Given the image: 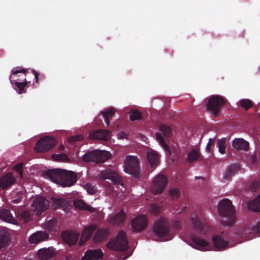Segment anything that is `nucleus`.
Here are the masks:
<instances>
[{"instance_id":"nucleus-1","label":"nucleus","mask_w":260,"mask_h":260,"mask_svg":"<svg viewBox=\"0 0 260 260\" xmlns=\"http://www.w3.org/2000/svg\"><path fill=\"white\" fill-rule=\"evenodd\" d=\"M44 174L46 177L62 187L71 186L77 181V174L74 171L55 169L47 170Z\"/></svg>"},{"instance_id":"nucleus-2","label":"nucleus","mask_w":260,"mask_h":260,"mask_svg":"<svg viewBox=\"0 0 260 260\" xmlns=\"http://www.w3.org/2000/svg\"><path fill=\"white\" fill-rule=\"evenodd\" d=\"M218 210L223 218L221 222L224 225L232 226L236 221L235 209L232 203L228 199L221 200L218 203Z\"/></svg>"},{"instance_id":"nucleus-3","label":"nucleus","mask_w":260,"mask_h":260,"mask_svg":"<svg viewBox=\"0 0 260 260\" xmlns=\"http://www.w3.org/2000/svg\"><path fill=\"white\" fill-rule=\"evenodd\" d=\"M228 103L225 97L214 94L205 99L204 105L207 111L211 114H220L225 106L228 105Z\"/></svg>"},{"instance_id":"nucleus-4","label":"nucleus","mask_w":260,"mask_h":260,"mask_svg":"<svg viewBox=\"0 0 260 260\" xmlns=\"http://www.w3.org/2000/svg\"><path fill=\"white\" fill-rule=\"evenodd\" d=\"M106 247L112 250L126 251L128 248L126 233L123 230L120 231L115 238L111 239L106 244Z\"/></svg>"},{"instance_id":"nucleus-5","label":"nucleus","mask_w":260,"mask_h":260,"mask_svg":"<svg viewBox=\"0 0 260 260\" xmlns=\"http://www.w3.org/2000/svg\"><path fill=\"white\" fill-rule=\"evenodd\" d=\"M153 231L156 235L164 238L165 240H169L173 238L170 233L169 221L165 218L161 217L155 221Z\"/></svg>"},{"instance_id":"nucleus-6","label":"nucleus","mask_w":260,"mask_h":260,"mask_svg":"<svg viewBox=\"0 0 260 260\" xmlns=\"http://www.w3.org/2000/svg\"><path fill=\"white\" fill-rule=\"evenodd\" d=\"M110 157V154L107 151L93 150L85 153L82 156V159L85 161L100 164L108 160Z\"/></svg>"},{"instance_id":"nucleus-7","label":"nucleus","mask_w":260,"mask_h":260,"mask_svg":"<svg viewBox=\"0 0 260 260\" xmlns=\"http://www.w3.org/2000/svg\"><path fill=\"white\" fill-rule=\"evenodd\" d=\"M21 73L25 74L26 73V70L25 68L17 67L12 70V75H11L9 78L11 83L15 85L14 89L19 93H24L25 92V87L28 83L30 82L29 81H26V79H24L25 81L23 82H18L17 81V79H14L15 78V76L18 73Z\"/></svg>"},{"instance_id":"nucleus-8","label":"nucleus","mask_w":260,"mask_h":260,"mask_svg":"<svg viewBox=\"0 0 260 260\" xmlns=\"http://www.w3.org/2000/svg\"><path fill=\"white\" fill-rule=\"evenodd\" d=\"M124 171L135 177L139 174V161L137 157L127 156L124 161Z\"/></svg>"},{"instance_id":"nucleus-9","label":"nucleus","mask_w":260,"mask_h":260,"mask_svg":"<svg viewBox=\"0 0 260 260\" xmlns=\"http://www.w3.org/2000/svg\"><path fill=\"white\" fill-rule=\"evenodd\" d=\"M56 142L57 141L54 138L45 136L37 142L35 146L36 151L38 152L49 151L54 147Z\"/></svg>"},{"instance_id":"nucleus-10","label":"nucleus","mask_w":260,"mask_h":260,"mask_svg":"<svg viewBox=\"0 0 260 260\" xmlns=\"http://www.w3.org/2000/svg\"><path fill=\"white\" fill-rule=\"evenodd\" d=\"M168 182V180L166 175L162 174H158L152 182V192L154 194L162 193L165 190Z\"/></svg>"},{"instance_id":"nucleus-11","label":"nucleus","mask_w":260,"mask_h":260,"mask_svg":"<svg viewBox=\"0 0 260 260\" xmlns=\"http://www.w3.org/2000/svg\"><path fill=\"white\" fill-rule=\"evenodd\" d=\"M191 224L196 231L201 234H206L211 230V227L207 221L202 222L196 216L191 218Z\"/></svg>"},{"instance_id":"nucleus-12","label":"nucleus","mask_w":260,"mask_h":260,"mask_svg":"<svg viewBox=\"0 0 260 260\" xmlns=\"http://www.w3.org/2000/svg\"><path fill=\"white\" fill-rule=\"evenodd\" d=\"M131 226L134 232L143 231L147 225L148 220L144 215H138L131 220Z\"/></svg>"},{"instance_id":"nucleus-13","label":"nucleus","mask_w":260,"mask_h":260,"mask_svg":"<svg viewBox=\"0 0 260 260\" xmlns=\"http://www.w3.org/2000/svg\"><path fill=\"white\" fill-rule=\"evenodd\" d=\"M32 205L35 208L36 214L39 216L48 208L49 202L45 198L39 197L34 201Z\"/></svg>"},{"instance_id":"nucleus-14","label":"nucleus","mask_w":260,"mask_h":260,"mask_svg":"<svg viewBox=\"0 0 260 260\" xmlns=\"http://www.w3.org/2000/svg\"><path fill=\"white\" fill-rule=\"evenodd\" d=\"M256 233L260 234V221L251 229L248 227H245L240 229L237 233H235L238 237L243 239H250L253 237L252 233Z\"/></svg>"},{"instance_id":"nucleus-15","label":"nucleus","mask_w":260,"mask_h":260,"mask_svg":"<svg viewBox=\"0 0 260 260\" xmlns=\"http://www.w3.org/2000/svg\"><path fill=\"white\" fill-rule=\"evenodd\" d=\"M99 177L103 180L110 179L115 185H123L121 178L115 171L111 170H105L102 171L99 174Z\"/></svg>"},{"instance_id":"nucleus-16","label":"nucleus","mask_w":260,"mask_h":260,"mask_svg":"<svg viewBox=\"0 0 260 260\" xmlns=\"http://www.w3.org/2000/svg\"><path fill=\"white\" fill-rule=\"evenodd\" d=\"M104 253L100 249L87 250L81 260H99L103 258Z\"/></svg>"},{"instance_id":"nucleus-17","label":"nucleus","mask_w":260,"mask_h":260,"mask_svg":"<svg viewBox=\"0 0 260 260\" xmlns=\"http://www.w3.org/2000/svg\"><path fill=\"white\" fill-rule=\"evenodd\" d=\"M192 246L197 249L205 251L209 248V245L206 241L201 239L196 235H192L191 237Z\"/></svg>"},{"instance_id":"nucleus-18","label":"nucleus","mask_w":260,"mask_h":260,"mask_svg":"<svg viewBox=\"0 0 260 260\" xmlns=\"http://www.w3.org/2000/svg\"><path fill=\"white\" fill-rule=\"evenodd\" d=\"M54 209H60L66 212H69L71 208L69 203L64 199L59 198H52Z\"/></svg>"},{"instance_id":"nucleus-19","label":"nucleus","mask_w":260,"mask_h":260,"mask_svg":"<svg viewBox=\"0 0 260 260\" xmlns=\"http://www.w3.org/2000/svg\"><path fill=\"white\" fill-rule=\"evenodd\" d=\"M96 227L97 226L96 224H92L84 229L79 241V244L80 245H83L91 237L93 233L96 229Z\"/></svg>"},{"instance_id":"nucleus-20","label":"nucleus","mask_w":260,"mask_h":260,"mask_svg":"<svg viewBox=\"0 0 260 260\" xmlns=\"http://www.w3.org/2000/svg\"><path fill=\"white\" fill-rule=\"evenodd\" d=\"M89 137L92 139L107 141L110 138V132L108 130L97 129L89 134Z\"/></svg>"},{"instance_id":"nucleus-21","label":"nucleus","mask_w":260,"mask_h":260,"mask_svg":"<svg viewBox=\"0 0 260 260\" xmlns=\"http://www.w3.org/2000/svg\"><path fill=\"white\" fill-rule=\"evenodd\" d=\"M16 179L11 173H8L0 177V187L7 188L15 182Z\"/></svg>"},{"instance_id":"nucleus-22","label":"nucleus","mask_w":260,"mask_h":260,"mask_svg":"<svg viewBox=\"0 0 260 260\" xmlns=\"http://www.w3.org/2000/svg\"><path fill=\"white\" fill-rule=\"evenodd\" d=\"M48 234L45 231L37 232L31 235L29 238V242L31 244H37L40 242L47 239Z\"/></svg>"},{"instance_id":"nucleus-23","label":"nucleus","mask_w":260,"mask_h":260,"mask_svg":"<svg viewBox=\"0 0 260 260\" xmlns=\"http://www.w3.org/2000/svg\"><path fill=\"white\" fill-rule=\"evenodd\" d=\"M126 217L124 210L121 209L117 213L109 217V222L113 225H118L124 221Z\"/></svg>"},{"instance_id":"nucleus-24","label":"nucleus","mask_w":260,"mask_h":260,"mask_svg":"<svg viewBox=\"0 0 260 260\" xmlns=\"http://www.w3.org/2000/svg\"><path fill=\"white\" fill-rule=\"evenodd\" d=\"M79 234L76 232H65L62 233L64 241L69 245H73L78 241Z\"/></svg>"},{"instance_id":"nucleus-25","label":"nucleus","mask_w":260,"mask_h":260,"mask_svg":"<svg viewBox=\"0 0 260 260\" xmlns=\"http://www.w3.org/2000/svg\"><path fill=\"white\" fill-rule=\"evenodd\" d=\"M0 218L3 220L12 223L17 224V220L13 217L10 210L3 209L0 210Z\"/></svg>"},{"instance_id":"nucleus-26","label":"nucleus","mask_w":260,"mask_h":260,"mask_svg":"<svg viewBox=\"0 0 260 260\" xmlns=\"http://www.w3.org/2000/svg\"><path fill=\"white\" fill-rule=\"evenodd\" d=\"M212 241L214 247L217 250H224L228 246L227 241L223 239L221 236H214L212 238Z\"/></svg>"},{"instance_id":"nucleus-27","label":"nucleus","mask_w":260,"mask_h":260,"mask_svg":"<svg viewBox=\"0 0 260 260\" xmlns=\"http://www.w3.org/2000/svg\"><path fill=\"white\" fill-rule=\"evenodd\" d=\"M110 233L108 229H98L94 237L93 241L95 243L101 242L107 239Z\"/></svg>"},{"instance_id":"nucleus-28","label":"nucleus","mask_w":260,"mask_h":260,"mask_svg":"<svg viewBox=\"0 0 260 260\" xmlns=\"http://www.w3.org/2000/svg\"><path fill=\"white\" fill-rule=\"evenodd\" d=\"M147 157L150 165L152 168L157 167L159 162V155L154 150H150L147 152Z\"/></svg>"},{"instance_id":"nucleus-29","label":"nucleus","mask_w":260,"mask_h":260,"mask_svg":"<svg viewBox=\"0 0 260 260\" xmlns=\"http://www.w3.org/2000/svg\"><path fill=\"white\" fill-rule=\"evenodd\" d=\"M232 146L238 150H247L249 148L248 142L242 138H235L232 141Z\"/></svg>"},{"instance_id":"nucleus-30","label":"nucleus","mask_w":260,"mask_h":260,"mask_svg":"<svg viewBox=\"0 0 260 260\" xmlns=\"http://www.w3.org/2000/svg\"><path fill=\"white\" fill-rule=\"evenodd\" d=\"M54 255L53 248H42L40 249L38 252V256L42 260H48Z\"/></svg>"},{"instance_id":"nucleus-31","label":"nucleus","mask_w":260,"mask_h":260,"mask_svg":"<svg viewBox=\"0 0 260 260\" xmlns=\"http://www.w3.org/2000/svg\"><path fill=\"white\" fill-rule=\"evenodd\" d=\"M240 166L239 164H232L226 169V172L223 176L224 179L230 180L233 176L239 170Z\"/></svg>"},{"instance_id":"nucleus-32","label":"nucleus","mask_w":260,"mask_h":260,"mask_svg":"<svg viewBox=\"0 0 260 260\" xmlns=\"http://www.w3.org/2000/svg\"><path fill=\"white\" fill-rule=\"evenodd\" d=\"M10 235L7 231L0 232V248L2 249L7 247L10 241Z\"/></svg>"},{"instance_id":"nucleus-33","label":"nucleus","mask_w":260,"mask_h":260,"mask_svg":"<svg viewBox=\"0 0 260 260\" xmlns=\"http://www.w3.org/2000/svg\"><path fill=\"white\" fill-rule=\"evenodd\" d=\"M248 208L254 212H260V195L248 204Z\"/></svg>"},{"instance_id":"nucleus-34","label":"nucleus","mask_w":260,"mask_h":260,"mask_svg":"<svg viewBox=\"0 0 260 260\" xmlns=\"http://www.w3.org/2000/svg\"><path fill=\"white\" fill-rule=\"evenodd\" d=\"M74 204L77 208L86 210L89 211L90 212H94L95 211V209L94 208H93L90 205L87 204L82 200H78L75 201Z\"/></svg>"},{"instance_id":"nucleus-35","label":"nucleus","mask_w":260,"mask_h":260,"mask_svg":"<svg viewBox=\"0 0 260 260\" xmlns=\"http://www.w3.org/2000/svg\"><path fill=\"white\" fill-rule=\"evenodd\" d=\"M159 129L166 138H170L172 135V128L170 125L165 124H161Z\"/></svg>"},{"instance_id":"nucleus-36","label":"nucleus","mask_w":260,"mask_h":260,"mask_svg":"<svg viewBox=\"0 0 260 260\" xmlns=\"http://www.w3.org/2000/svg\"><path fill=\"white\" fill-rule=\"evenodd\" d=\"M155 137L157 141L158 142L160 146L164 148L167 152L170 153V149L169 146L165 142L163 136L159 133H156Z\"/></svg>"},{"instance_id":"nucleus-37","label":"nucleus","mask_w":260,"mask_h":260,"mask_svg":"<svg viewBox=\"0 0 260 260\" xmlns=\"http://www.w3.org/2000/svg\"><path fill=\"white\" fill-rule=\"evenodd\" d=\"M239 106L245 111H247L250 108L253 106V104L249 99H244L239 102Z\"/></svg>"},{"instance_id":"nucleus-38","label":"nucleus","mask_w":260,"mask_h":260,"mask_svg":"<svg viewBox=\"0 0 260 260\" xmlns=\"http://www.w3.org/2000/svg\"><path fill=\"white\" fill-rule=\"evenodd\" d=\"M199 157L200 154L199 151L195 149H193L188 153L186 160L188 162H192L197 160Z\"/></svg>"},{"instance_id":"nucleus-39","label":"nucleus","mask_w":260,"mask_h":260,"mask_svg":"<svg viewBox=\"0 0 260 260\" xmlns=\"http://www.w3.org/2000/svg\"><path fill=\"white\" fill-rule=\"evenodd\" d=\"M225 138H222L218 140L217 143V146L218 148V150L221 154H224L225 152L226 144H225Z\"/></svg>"},{"instance_id":"nucleus-40","label":"nucleus","mask_w":260,"mask_h":260,"mask_svg":"<svg viewBox=\"0 0 260 260\" xmlns=\"http://www.w3.org/2000/svg\"><path fill=\"white\" fill-rule=\"evenodd\" d=\"M84 187L88 193L92 195L95 193L97 191L96 186L95 185H92L90 183H86Z\"/></svg>"},{"instance_id":"nucleus-41","label":"nucleus","mask_w":260,"mask_h":260,"mask_svg":"<svg viewBox=\"0 0 260 260\" xmlns=\"http://www.w3.org/2000/svg\"><path fill=\"white\" fill-rule=\"evenodd\" d=\"M52 158L56 161H65L68 160V156L65 153H60L58 154H53L52 155Z\"/></svg>"},{"instance_id":"nucleus-42","label":"nucleus","mask_w":260,"mask_h":260,"mask_svg":"<svg viewBox=\"0 0 260 260\" xmlns=\"http://www.w3.org/2000/svg\"><path fill=\"white\" fill-rule=\"evenodd\" d=\"M83 139L82 135H78L74 137H71L68 139V141L70 144L74 145H76V143L77 142L80 141Z\"/></svg>"},{"instance_id":"nucleus-43","label":"nucleus","mask_w":260,"mask_h":260,"mask_svg":"<svg viewBox=\"0 0 260 260\" xmlns=\"http://www.w3.org/2000/svg\"><path fill=\"white\" fill-rule=\"evenodd\" d=\"M169 194L173 199L176 200L179 198L180 192L178 189L172 188L169 191Z\"/></svg>"},{"instance_id":"nucleus-44","label":"nucleus","mask_w":260,"mask_h":260,"mask_svg":"<svg viewBox=\"0 0 260 260\" xmlns=\"http://www.w3.org/2000/svg\"><path fill=\"white\" fill-rule=\"evenodd\" d=\"M29 215H30L29 212L26 210L22 211V212L18 213V216L25 221L29 219Z\"/></svg>"},{"instance_id":"nucleus-45","label":"nucleus","mask_w":260,"mask_h":260,"mask_svg":"<svg viewBox=\"0 0 260 260\" xmlns=\"http://www.w3.org/2000/svg\"><path fill=\"white\" fill-rule=\"evenodd\" d=\"M116 112H118V110L113 107H108L105 109L100 112V114H115Z\"/></svg>"},{"instance_id":"nucleus-46","label":"nucleus","mask_w":260,"mask_h":260,"mask_svg":"<svg viewBox=\"0 0 260 260\" xmlns=\"http://www.w3.org/2000/svg\"><path fill=\"white\" fill-rule=\"evenodd\" d=\"M259 185L258 181H254L249 186V190L252 192H256L259 188Z\"/></svg>"},{"instance_id":"nucleus-47","label":"nucleus","mask_w":260,"mask_h":260,"mask_svg":"<svg viewBox=\"0 0 260 260\" xmlns=\"http://www.w3.org/2000/svg\"><path fill=\"white\" fill-rule=\"evenodd\" d=\"M23 162H19L14 167V169L21 176L22 175Z\"/></svg>"},{"instance_id":"nucleus-48","label":"nucleus","mask_w":260,"mask_h":260,"mask_svg":"<svg viewBox=\"0 0 260 260\" xmlns=\"http://www.w3.org/2000/svg\"><path fill=\"white\" fill-rule=\"evenodd\" d=\"M56 224V222L54 220H50L48 221L46 224V228L48 230L51 231L53 229Z\"/></svg>"},{"instance_id":"nucleus-49","label":"nucleus","mask_w":260,"mask_h":260,"mask_svg":"<svg viewBox=\"0 0 260 260\" xmlns=\"http://www.w3.org/2000/svg\"><path fill=\"white\" fill-rule=\"evenodd\" d=\"M23 195V192L19 191L17 194L18 197L16 199H13L11 201V202L14 204H18V203H20L22 200Z\"/></svg>"},{"instance_id":"nucleus-50","label":"nucleus","mask_w":260,"mask_h":260,"mask_svg":"<svg viewBox=\"0 0 260 260\" xmlns=\"http://www.w3.org/2000/svg\"><path fill=\"white\" fill-rule=\"evenodd\" d=\"M214 142H215V139H214V138L213 139L210 138L209 140V142L207 143V145L206 146V148L207 151H210V150L211 149V148L214 144Z\"/></svg>"},{"instance_id":"nucleus-51","label":"nucleus","mask_w":260,"mask_h":260,"mask_svg":"<svg viewBox=\"0 0 260 260\" xmlns=\"http://www.w3.org/2000/svg\"><path fill=\"white\" fill-rule=\"evenodd\" d=\"M150 212L153 214L157 215L159 212V208L155 205L151 206L150 208Z\"/></svg>"},{"instance_id":"nucleus-52","label":"nucleus","mask_w":260,"mask_h":260,"mask_svg":"<svg viewBox=\"0 0 260 260\" xmlns=\"http://www.w3.org/2000/svg\"><path fill=\"white\" fill-rule=\"evenodd\" d=\"M172 226L176 230H179L181 229V224L180 220H174L172 223Z\"/></svg>"},{"instance_id":"nucleus-53","label":"nucleus","mask_w":260,"mask_h":260,"mask_svg":"<svg viewBox=\"0 0 260 260\" xmlns=\"http://www.w3.org/2000/svg\"><path fill=\"white\" fill-rule=\"evenodd\" d=\"M124 114H143L142 112L138 110L134 109V108H131L129 111L125 112Z\"/></svg>"},{"instance_id":"nucleus-54","label":"nucleus","mask_w":260,"mask_h":260,"mask_svg":"<svg viewBox=\"0 0 260 260\" xmlns=\"http://www.w3.org/2000/svg\"><path fill=\"white\" fill-rule=\"evenodd\" d=\"M142 119V115H129V119L132 121L141 120Z\"/></svg>"},{"instance_id":"nucleus-55","label":"nucleus","mask_w":260,"mask_h":260,"mask_svg":"<svg viewBox=\"0 0 260 260\" xmlns=\"http://www.w3.org/2000/svg\"><path fill=\"white\" fill-rule=\"evenodd\" d=\"M113 115H106V114L103 115V116L104 118L105 122L107 125H109V120L110 118H111V117Z\"/></svg>"},{"instance_id":"nucleus-56","label":"nucleus","mask_w":260,"mask_h":260,"mask_svg":"<svg viewBox=\"0 0 260 260\" xmlns=\"http://www.w3.org/2000/svg\"><path fill=\"white\" fill-rule=\"evenodd\" d=\"M31 72H32V74L34 75L35 79V82L36 83H38V80H39V73L38 72H37L36 71L34 70H32L31 71Z\"/></svg>"},{"instance_id":"nucleus-57","label":"nucleus","mask_w":260,"mask_h":260,"mask_svg":"<svg viewBox=\"0 0 260 260\" xmlns=\"http://www.w3.org/2000/svg\"><path fill=\"white\" fill-rule=\"evenodd\" d=\"M127 134L124 132H121L118 134V138L120 139H127Z\"/></svg>"},{"instance_id":"nucleus-58","label":"nucleus","mask_w":260,"mask_h":260,"mask_svg":"<svg viewBox=\"0 0 260 260\" xmlns=\"http://www.w3.org/2000/svg\"><path fill=\"white\" fill-rule=\"evenodd\" d=\"M171 112L169 108L167 105H166L163 109L162 114H165V113H166V114H170Z\"/></svg>"},{"instance_id":"nucleus-59","label":"nucleus","mask_w":260,"mask_h":260,"mask_svg":"<svg viewBox=\"0 0 260 260\" xmlns=\"http://www.w3.org/2000/svg\"><path fill=\"white\" fill-rule=\"evenodd\" d=\"M59 150H60V151H62V150H63L64 149V147L63 145H60L59 148H58Z\"/></svg>"},{"instance_id":"nucleus-60","label":"nucleus","mask_w":260,"mask_h":260,"mask_svg":"<svg viewBox=\"0 0 260 260\" xmlns=\"http://www.w3.org/2000/svg\"><path fill=\"white\" fill-rule=\"evenodd\" d=\"M213 115L214 116V117H217L218 115L215 114V115Z\"/></svg>"},{"instance_id":"nucleus-61","label":"nucleus","mask_w":260,"mask_h":260,"mask_svg":"<svg viewBox=\"0 0 260 260\" xmlns=\"http://www.w3.org/2000/svg\"><path fill=\"white\" fill-rule=\"evenodd\" d=\"M259 115V118H260V115Z\"/></svg>"}]
</instances>
